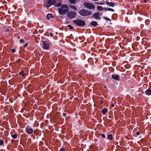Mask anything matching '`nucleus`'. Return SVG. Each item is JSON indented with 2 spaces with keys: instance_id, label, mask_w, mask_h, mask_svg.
<instances>
[{
  "instance_id": "f257e3e1",
  "label": "nucleus",
  "mask_w": 151,
  "mask_h": 151,
  "mask_svg": "<svg viewBox=\"0 0 151 151\" xmlns=\"http://www.w3.org/2000/svg\"><path fill=\"white\" fill-rule=\"evenodd\" d=\"M68 8L69 7L67 5H63L60 8L58 9L59 13L61 15L65 14L68 11Z\"/></svg>"
},
{
  "instance_id": "f03ea898",
  "label": "nucleus",
  "mask_w": 151,
  "mask_h": 151,
  "mask_svg": "<svg viewBox=\"0 0 151 151\" xmlns=\"http://www.w3.org/2000/svg\"><path fill=\"white\" fill-rule=\"evenodd\" d=\"M79 13L80 15L83 17L88 16L92 14V13L91 11L84 9L80 10L79 12Z\"/></svg>"
},
{
  "instance_id": "7ed1b4c3",
  "label": "nucleus",
  "mask_w": 151,
  "mask_h": 151,
  "mask_svg": "<svg viewBox=\"0 0 151 151\" xmlns=\"http://www.w3.org/2000/svg\"><path fill=\"white\" fill-rule=\"evenodd\" d=\"M73 22L76 25L80 26H84L86 23L85 21L79 19L73 20Z\"/></svg>"
},
{
  "instance_id": "20e7f679",
  "label": "nucleus",
  "mask_w": 151,
  "mask_h": 151,
  "mask_svg": "<svg viewBox=\"0 0 151 151\" xmlns=\"http://www.w3.org/2000/svg\"><path fill=\"white\" fill-rule=\"evenodd\" d=\"M56 2L55 0H49L47 2V3H45L44 5L45 7H49L51 5L55 4Z\"/></svg>"
},
{
  "instance_id": "39448f33",
  "label": "nucleus",
  "mask_w": 151,
  "mask_h": 151,
  "mask_svg": "<svg viewBox=\"0 0 151 151\" xmlns=\"http://www.w3.org/2000/svg\"><path fill=\"white\" fill-rule=\"evenodd\" d=\"M84 6L87 8L90 9H94L95 8V6L93 4L87 2H85L84 3Z\"/></svg>"
},
{
  "instance_id": "423d86ee",
  "label": "nucleus",
  "mask_w": 151,
  "mask_h": 151,
  "mask_svg": "<svg viewBox=\"0 0 151 151\" xmlns=\"http://www.w3.org/2000/svg\"><path fill=\"white\" fill-rule=\"evenodd\" d=\"M76 13L73 12H67V16L70 18H74L76 15Z\"/></svg>"
},
{
  "instance_id": "0eeeda50",
  "label": "nucleus",
  "mask_w": 151,
  "mask_h": 151,
  "mask_svg": "<svg viewBox=\"0 0 151 151\" xmlns=\"http://www.w3.org/2000/svg\"><path fill=\"white\" fill-rule=\"evenodd\" d=\"M43 48L45 50L48 49L50 46V42L49 41H43Z\"/></svg>"
},
{
  "instance_id": "6e6552de",
  "label": "nucleus",
  "mask_w": 151,
  "mask_h": 151,
  "mask_svg": "<svg viewBox=\"0 0 151 151\" xmlns=\"http://www.w3.org/2000/svg\"><path fill=\"white\" fill-rule=\"evenodd\" d=\"M26 130L27 133L29 134H31L33 132V129L29 126L27 127Z\"/></svg>"
},
{
  "instance_id": "1a4fd4ad",
  "label": "nucleus",
  "mask_w": 151,
  "mask_h": 151,
  "mask_svg": "<svg viewBox=\"0 0 151 151\" xmlns=\"http://www.w3.org/2000/svg\"><path fill=\"white\" fill-rule=\"evenodd\" d=\"M112 78L115 80L119 81V77L118 75H112L111 76Z\"/></svg>"
},
{
  "instance_id": "9d476101",
  "label": "nucleus",
  "mask_w": 151,
  "mask_h": 151,
  "mask_svg": "<svg viewBox=\"0 0 151 151\" xmlns=\"http://www.w3.org/2000/svg\"><path fill=\"white\" fill-rule=\"evenodd\" d=\"M99 13H96L94 14L93 15L92 17H95V18L97 19L99 17Z\"/></svg>"
},
{
  "instance_id": "9b49d317",
  "label": "nucleus",
  "mask_w": 151,
  "mask_h": 151,
  "mask_svg": "<svg viewBox=\"0 0 151 151\" xmlns=\"http://www.w3.org/2000/svg\"><path fill=\"white\" fill-rule=\"evenodd\" d=\"M90 24L91 25L95 27L96 26L98 25L97 22L96 21H93L91 22Z\"/></svg>"
},
{
  "instance_id": "f8f14e48",
  "label": "nucleus",
  "mask_w": 151,
  "mask_h": 151,
  "mask_svg": "<svg viewBox=\"0 0 151 151\" xmlns=\"http://www.w3.org/2000/svg\"><path fill=\"white\" fill-rule=\"evenodd\" d=\"M106 4L112 7H114L115 5H116L115 4L112 2H107Z\"/></svg>"
},
{
  "instance_id": "ddd939ff",
  "label": "nucleus",
  "mask_w": 151,
  "mask_h": 151,
  "mask_svg": "<svg viewBox=\"0 0 151 151\" xmlns=\"http://www.w3.org/2000/svg\"><path fill=\"white\" fill-rule=\"evenodd\" d=\"M107 111V109L105 108H104L102 110V113L103 114H105Z\"/></svg>"
},
{
  "instance_id": "4468645a",
  "label": "nucleus",
  "mask_w": 151,
  "mask_h": 151,
  "mask_svg": "<svg viewBox=\"0 0 151 151\" xmlns=\"http://www.w3.org/2000/svg\"><path fill=\"white\" fill-rule=\"evenodd\" d=\"M145 93L147 95H150L151 94V90L150 89H147L146 90Z\"/></svg>"
},
{
  "instance_id": "2eb2a0df",
  "label": "nucleus",
  "mask_w": 151,
  "mask_h": 151,
  "mask_svg": "<svg viewBox=\"0 0 151 151\" xmlns=\"http://www.w3.org/2000/svg\"><path fill=\"white\" fill-rule=\"evenodd\" d=\"M11 136L13 139H16L17 137V134H12Z\"/></svg>"
},
{
  "instance_id": "dca6fc26",
  "label": "nucleus",
  "mask_w": 151,
  "mask_h": 151,
  "mask_svg": "<svg viewBox=\"0 0 151 151\" xmlns=\"http://www.w3.org/2000/svg\"><path fill=\"white\" fill-rule=\"evenodd\" d=\"M107 138L108 139H109L110 140H112V134H109L107 137Z\"/></svg>"
},
{
  "instance_id": "f3484780",
  "label": "nucleus",
  "mask_w": 151,
  "mask_h": 151,
  "mask_svg": "<svg viewBox=\"0 0 151 151\" xmlns=\"http://www.w3.org/2000/svg\"><path fill=\"white\" fill-rule=\"evenodd\" d=\"M97 8L98 10L100 11L103 10V8L101 6H97Z\"/></svg>"
},
{
  "instance_id": "a211bd4d",
  "label": "nucleus",
  "mask_w": 151,
  "mask_h": 151,
  "mask_svg": "<svg viewBox=\"0 0 151 151\" xmlns=\"http://www.w3.org/2000/svg\"><path fill=\"white\" fill-rule=\"evenodd\" d=\"M52 16L51 14H48L46 16L47 19L48 20L50 19V17H51Z\"/></svg>"
},
{
  "instance_id": "6ab92c4d",
  "label": "nucleus",
  "mask_w": 151,
  "mask_h": 151,
  "mask_svg": "<svg viewBox=\"0 0 151 151\" xmlns=\"http://www.w3.org/2000/svg\"><path fill=\"white\" fill-rule=\"evenodd\" d=\"M70 7L75 10H77V8L73 5H70Z\"/></svg>"
},
{
  "instance_id": "aec40b11",
  "label": "nucleus",
  "mask_w": 151,
  "mask_h": 151,
  "mask_svg": "<svg viewBox=\"0 0 151 151\" xmlns=\"http://www.w3.org/2000/svg\"><path fill=\"white\" fill-rule=\"evenodd\" d=\"M105 10L111 11L112 12L114 11V9L111 8H107L105 9Z\"/></svg>"
},
{
  "instance_id": "412c9836",
  "label": "nucleus",
  "mask_w": 151,
  "mask_h": 151,
  "mask_svg": "<svg viewBox=\"0 0 151 151\" xmlns=\"http://www.w3.org/2000/svg\"><path fill=\"white\" fill-rule=\"evenodd\" d=\"M4 143V141L3 140L0 139V145H2Z\"/></svg>"
},
{
  "instance_id": "4be33fe9",
  "label": "nucleus",
  "mask_w": 151,
  "mask_h": 151,
  "mask_svg": "<svg viewBox=\"0 0 151 151\" xmlns=\"http://www.w3.org/2000/svg\"><path fill=\"white\" fill-rule=\"evenodd\" d=\"M19 74L20 75H22V76H24L25 74L24 73V71H21L19 73Z\"/></svg>"
},
{
  "instance_id": "5701e85b",
  "label": "nucleus",
  "mask_w": 151,
  "mask_h": 151,
  "mask_svg": "<svg viewBox=\"0 0 151 151\" xmlns=\"http://www.w3.org/2000/svg\"><path fill=\"white\" fill-rule=\"evenodd\" d=\"M68 27L70 29H72L73 28V27L70 24L68 25Z\"/></svg>"
},
{
  "instance_id": "b1692460",
  "label": "nucleus",
  "mask_w": 151,
  "mask_h": 151,
  "mask_svg": "<svg viewBox=\"0 0 151 151\" xmlns=\"http://www.w3.org/2000/svg\"><path fill=\"white\" fill-rule=\"evenodd\" d=\"M76 0H69L71 3H74Z\"/></svg>"
},
{
  "instance_id": "393cba45",
  "label": "nucleus",
  "mask_w": 151,
  "mask_h": 151,
  "mask_svg": "<svg viewBox=\"0 0 151 151\" xmlns=\"http://www.w3.org/2000/svg\"><path fill=\"white\" fill-rule=\"evenodd\" d=\"M61 5V4L60 2L58 3H57L56 5V6L58 7H59V6H60Z\"/></svg>"
},
{
  "instance_id": "a878e982",
  "label": "nucleus",
  "mask_w": 151,
  "mask_h": 151,
  "mask_svg": "<svg viewBox=\"0 0 151 151\" xmlns=\"http://www.w3.org/2000/svg\"><path fill=\"white\" fill-rule=\"evenodd\" d=\"M20 42L21 43H24V39H21L20 40Z\"/></svg>"
},
{
  "instance_id": "bb28decb",
  "label": "nucleus",
  "mask_w": 151,
  "mask_h": 151,
  "mask_svg": "<svg viewBox=\"0 0 151 151\" xmlns=\"http://www.w3.org/2000/svg\"><path fill=\"white\" fill-rule=\"evenodd\" d=\"M60 151H66V149L64 148H61L60 149Z\"/></svg>"
},
{
  "instance_id": "cd10ccee",
  "label": "nucleus",
  "mask_w": 151,
  "mask_h": 151,
  "mask_svg": "<svg viewBox=\"0 0 151 151\" xmlns=\"http://www.w3.org/2000/svg\"><path fill=\"white\" fill-rule=\"evenodd\" d=\"M12 52H13V53L14 52L16 51V50L14 49H12Z\"/></svg>"
},
{
  "instance_id": "c85d7f7f",
  "label": "nucleus",
  "mask_w": 151,
  "mask_h": 151,
  "mask_svg": "<svg viewBox=\"0 0 151 151\" xmlns=\"http://www.w3.org/2000/svg\"><path fill=\"white\" fill-rule=\"evenodd\" d=\"M101 137H102L104 138L105 137V136L104 134H101Z\"/></svg>"
},
{
  "instance_id": "c756f323",
  "label": "nucleus",
  "mask_w": 151,
  "mask_h": 151,
  "mask_svg": "<svg viewBox=\"0 0 151 151\" xmlns=\"http://www.w3.org/2000/svg\"><path fill=\"white\" fill-rule=\"evenodd\" d=\"M104 19H105L106 20H108V21H109V20H110V19H109L108 18H107V17H105Z\"/></svg>"
},
{
  "instance_id": "7c9ffc66",
  "label": "nucleus",
  "mask_w": 151,
  "mask_h": 151,
  "mask_svg": "<svg viewBox=\"0 0 151 151\" xmlns=\"http://www.w3.org/2000/svg\"><path fill=\"white\" fill-rule=\"evenodd\" d=\"M50 35L51 36V37H52L53 36V34L52 33H50Z\"/></svg>"
},
{
  "instance_id": "2f4dec72",
  "label": "nucleus",
  "mask_w": 151,
  "mask_h": 151,
  "mask_svg": "<svg viewBox=\"0 0 151 151\" xmlns=\"http://www.w3.org/2000/svg\"><path fill=\"white\" fill-rule=\"evenodd\" d=\"M136 134L137 135H139L140 134V132H136Z\"/></svg>"
},
{
  "instance_id": "473e14b6",
  "label": "nucleus",
  "mask_w": 151,
  "mask_h": 151,
  "mask_svg": "<svg viewBox=\"0 0 151 151\" xmlns=\"http://www.w3.org/2000/svg\"><path fill=\"white\" fill-rule=\"evenodd\" d=\"M115 105L114 104H112L111 105V107H113Z\"/></svg>"
},
{
  "instance_id": "72a5a7b5",
  "label": "nucleus",
  "mask_w": 151,
  "mask_h": 151,
  "mask_svg": "<svg viewBox=\"0 0 151 151\" xmlns=\"http://www.w3.org/2000/svg\"><path fill=\"white\" fill-rule=\"evenodd\" d=\"M27 45H28V43H26V44L24 45V47H27Z\"/></svg>"
},
{
  "instance_id": "f704fd0d",
  "label": "nucleus",
  "mask_w": 151,
  "mask_h": 151,
  "mask_svg": "<svg viewBox=\"0 0 151 151\" xmlns=\"http://www.w3.org/2000/svg\"><path fill=\"white\" fill-rule=\"evenodd\" d=\"M6 32H8L9 31V29H6V31H5Z\"/></svg>"
},
{
  "instance_id": "c9c22d12",
  "label": "nucleus",
  "mask_w": 151,
  "mask_h": 151,
  "mask_svg": "<svg viewBox=\"0 0 151 151\" xmlns=\"http://www.w3.org/2000/svg\"><path fill=\"white\" fill-rule=\"evenodd\" d=\"M63 115L64 116H66L65 114V113H63Z\"/></svg>"
},
{
  "instance_id": "e433bc0d",
  "label": "nucleus",
  "mask_w": 151,
  "mask_h": 151,
  "mask_svg": "<svg viewBox=\"0 0 151 151\" xmlns=\"http://www.w3.org/2000/svg\"><path fill=\"white\" fill-rule=\"evenodd\" d=\"M147 0H144V1L145 2H146Z\"/></svg>"
},
{
  "instance_id": "4c0bfd02",
  "label": "nucleus",
  "mask_w": 151,
  "mask_h": 151,
  "mask_svg": "<svg viewBox=\"0 0 151 151\" xmlns=\"http://www.w3.org/2000/svg\"><path fill=\"white\" fill-rule=\"evenodd\" d=\"M19 60H18V63H19Z\"/></svg>"
}]
</instances>
